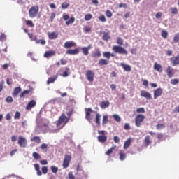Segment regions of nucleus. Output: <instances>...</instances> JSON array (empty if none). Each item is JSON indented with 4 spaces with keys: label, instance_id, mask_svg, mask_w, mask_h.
<instances>
[{
    "label": "nucleus",
    "instance_id": "1",
    "mask_svg": "<svg viewBox=\"0 0 179 179\" xmlns=\"http://www.w3.org/2000/svg\"><path fill=\"white\" fill-rule=\"evenodd\" d=\"M103 57L106 58V59H101L99 60L98 62V64L99 65V66H103L104 65H108V64L110 63V58H111V57H115V55L110 52H104L103 53Z\"/></svg>",
    "mask_w": 179,
    "mask_h": 179
},
{
    "label": "nucleus",
    "instance_id": "2",
    "mask_svg": "<svg viewBox=\"0 0 179 179\" xmlns=\"http://www.w3.org/2000/svg\"><path fill=\"white\" fill-rule=\"evenodd\" d=\"M69 121V118L66 117V115H65V113H62L61 115V116L59 117L58 121L56 122V125L57 127H61V125L63 124V126L62 127V128L63 127H65V125H66V124H68V122Z\"/></svg>",
    "mask_w": 179,
    "mask_h": 179
},
{
    "label": "nucleus",
    "instance_id": "3",
    "mask_svg": "<svg viewBox=\"0 0 179 179\" xmlns=\"http://www.w3.org/2000/svg\"><path fill=\"white\" fill-rule=\"evenodd\" d=\"M34 167L36 171L37 176H43V174H47L48 173V166H43L41 168V171H40V165L38 164H35Z\"/></svg>",
    "mask_w": 179,
    "mask_h": 179
},
{
    "label": "nucleus",
    "instance_id": "4",
    "mask_svg": "<svg viewBox=\"0 0 179 179\" xmlns=\"http://www.w3.org/2000/svg\"><path fill=\"white\" fill-rule=\"evenodd\" d=\"M112 50L113 52L115 54H120V55H127L128 54V51L125 50V48H122V46L120 45H113L112 48Z\"/></svg>",
    "mask_w": 179,
    "mask_h": 179
},
{
    "label": "nucleus",
    "instance_id": "5",
    "mask_svg": "<svg viewBox=\"0 0 179 179\" xmlns=\"http://www.w3.org/2000/svg\"><path fill=\"white\" fill-rule=\"evenodd\" d=\"M98 134L99 136H97L98 142L100 143H105L107 142V136H106V131L98 130Z\"/></svg>",
    "mask_w": 179,
    "mask_h": 179
},
{
    "label": "nucleus",
    "instance_id": "6",
    "mask_svg": "<svg viewBox=\"0 0 179 179\" xmlns=\"http://www.w3.org/2000/svg\"><path fill=\"white\" fill-rule=\"evenodd\" d=\"M143 121H145L144 115H142V114L137 115L135 118L136 127H141V125H142V122H143Z\"/></svg>",
    "mask_w": 179,
    "mask_h": 179
},
{
    "label": "nucleus",
    "instance_id": "7",
    "mask_svg": "<svg viewBox=\"0 0 179 179\" xmlns=\"http://www.w3.org/2000/svg\"><path fill=\"white\" fill-rule=\"evenodd\" d=\"M38 13V6H32L29 10V17L31 18L36 17Z\"/></svg>",
    "mask_w": 179,
    "mask_h": 179
},
{
    "label": "nucleus",
    "instance_id": "8",
    "mask_svg": "<svg viewBox=\"0 0 179 179\" xmlns=\"http://www.w3.org/2000/svg\"><path fill=\"white\" fill-rule=\"evenodd\" d=\"M71 160H72V155H64V159L63 161L64 169H68V167H69V163H71Z\"/></svg>",
    "mask_w": 179,
    "mask_h": 179
},
{
    "label": "nucleus",
    "instance_id": "9",
    "mask_svg": "<svg viewBox=\"0 0 179 179\" xmlns=\"http://www.w3.org/2000/svg\"><path fill=\"white\" fill-rule=\"evenodd\" d=\"M40 128L41 131H43L44 134L50 131V121L44 120L41 124Z\"/></svg>",
    "mask_w": 179,
    "mask_h": 179
},
{
    "label": "nucleus",
    "instance_id": "10",
    "mask_svg": "<svg viewBox=\"0 0 179 179\" xmlns=\"http://www.w3.org/2000/svg\"><path fill=\"white\" fill-rule=\"evenodd\" d=\"M62 19L65 20L66 22V25L69 26V24H72V23H75V17H71L69 18V15L65 14L62 16Z\"/></svg>",
    "mask_w": 179,
    "mask_h": 179
},
{
    "label": "nucleus",
    "instance_id": "11",
    "mask_svg": "<svg viewBox=\"0 0 179 179\" xmlns=\"http://www.w3.org/2000/svg\"><path fill=\"white\" fill-rule=\"evenodd\" d=\"M18 145L20 148H26L27 146V140L23 136L18 137Z\"/></svg>",
    "mask_w": 179,
    "mask_h": 179
},
{
    "label": "nucleus",
    "instance_id": "12",
    "mask_svg": "<svg viewBox=\"0 0 179 179\" xmlns=\"http://www.w3.org/2000/svg\"><path fill=\"white\" fill-rule=\"evenodd\" d=\"M86 78L89 82H93L94 80V72L92 70L87 71Z\"/></svg>",
    "mask_w": 179,
    "mask_h": 179
},
{
    "label": "nucleus",
    "instance_id": "13",
    "mask_svg": "<svg viewBox=\"0 0 179 179\" xmlns=\"http://www.w3.org/2000/svg\"><path fill=\"white\" fill-rule=\"evenodd\" d=\"M140 96L144 97L146 100H152V94L146 90H141Z\"/></svg>",
    "mask_w": 179,
    "mask_h": 179
},
{
    "label": "nucleus",
    "instance_id": "14",
    "mask_svg": "<svg viewBox=\"0 0 179 179\" xmlns=\"http://www.w3.org/2000/svg\"><path fill=\"white\" fill-rule=\"evenodd\" d=\"M170 62L172 66H177V65H179V55L177 56H173L171 57Z\"/></svg>",
    "mask_w": 179,
    "mask_h": 179
},
{
    "label": "nucleus",
    "instance_id": "15",
    "mask_svg": "<svg viewBox=\"0 0 179 179\" xmlns=\"http://www.w3.org/2000/svg\"><path fill=\"white\" fill-rule=\"evenodd\" d=\"M92 113H93L92 108H85V119L87 120V121H92V117H90Z\"/></svg>",
    "mask_w": 179,
    "mask_h": 179
},
{
    "label": "nucleus",
    "instance_id": "16",
    "mask_svg": "<svg viewBox=\"0 0 179 179\" xmlns=\"http://www.w3.org/2000/svg\"><path fill=\"white\" fill-rule=\"evenodd\" d=\"M163 94V89L157 88L154 90V99L156 100L158 97H160Z\"/></svg>",
    "mask_w": 179,
    "mask_h": 179
},
{
    "label": "nucleus",
    "instance_id": "17",
    "mask_svg": "<svg viewBox=\"0 0 179 179\" xmlns=\"http://www.w3.org/2000/svg\"><path fill=\"white\" fill-rule=\"evenodd\" d=\"M165 72L168 78H173V76H174V73H173V68H171V66H168L165 70Z\"/></svg>",
    "mask_w": 179,
    "mask_h": 179
},
{
    "label": "nucleus",
    "instance_id": "18",
    "mask_svg": "<svg viewBox=\"0 0 179 179\" xmlns=\"http://www.w3.org/2000/svg\"><path fill=\"white\" fill-rule=\"evenodd\" d=\"M154 69L155 71H157L159 73H162V72H163V66H161V64H158L157 62H155L154 64Z\"/></svg>",
    "mask_w": 179,
    "mask_h": 179
},
{
    "label": "nucleus",
    "instance_id": "19",
    "mask_svg": "<svg viewBox=\"0 0 179 179\" xmlns=\"http://www.w3.org/2000/svg\"><path fill=\"white\" fill-rule=\"evenodd\" d=\"M99 106L102 110H104L110 107V101H103L100 103Z\"/></svg>",
    "mask_w": 179,
    "mask_h": 179
},
{
    "label": "nucleus",
    "instance_id": "20",
    "mask_svg": "<svg viewBox=\"0 0 179 179\" xmlns=\"http://www.w3.org/2000/svg\"><path fill=\"white\" fill-rule=\"evenodd\" d=\"M48 36L50 40H55L58 38V32H48Z\"/></svg>",
    "mask_w": 179,
    "mask_h": 179
},
{
    "label": "nucleus",
    "instance_id": "21",
    "mask_svg": "<svg viewBox=\"0 0 179 179\" xmlns=\"http://www.w3.org/2000/svg\"><path fill=\"white\" fill-rule=\"evenodd\" d=\"M79 48H77L76 49L73 50H68L66 52V54H67L68 55H76L78 52H79Z\"/></svg>",
    "mask_w": 179,
    "mask_h": 179
},
{
    "label": "nucleus",
    "instance_id": "22",
    "mask_svg": "<svg viewBox=\"0 0 179 179\" xmlns=\"http://www.w3.org/2000/svg\"><path fill=\"white\" fill-rule=\"evenodd\" d=\"M37 103L34 100H31L26 106V110H31L34 107H36Z\"/></svg>",
    "mask_w": 179,
    "mask_h": 179
},
{
    "label": "nucleus",
    "instance_id": "23",
    "mask_svg": "<svg viewBox=\"0 0 179 179\" xmlns=\"http://www.w3.org/2000/svg\"><path fill=\"white\" fill-rule=\"evenodd\" d=\"M64 48H72V47H76V43L72 41H66L64 45Z\"/></svg>",
    "mask_w": 179,
    "mask_h": 179
},
{
    "label": "nucleus",
    "instance_id": "24",
    "mask_svg": "<svg viewBox=\"0 0 179 179\" xmlns=\"http://www.w3.org/2000/svg\"><path fill=\"white\" fill-rule=\"evenodd\" d=\"M92 58H100L101 57V52L100 50L96 49L94 52L92 53Z\"/></svg>",
    "mask_w": 179,
    "mask_h": 179
},
{
    "label": "nucleus",
    "instance_id": "25",
    "mask_svg": "<svg viewBox=\"0 0 179 179\" xmlns=\"http://www.w3.org/2000/svg\"><path fill=\"white\" fill-rule=\"evenodd\" d=\"M59 76V75L58 73H57L55 76L49 78L47 81V84L50 85V83H54L55 82V80L57 79H58Z\"/></svg>",
    "mask_w": 179,
    "mask_h": 179
},
{
    "label": "nucleus",
    "instance_id": "26",
    "mask_svg": "<svg viewBox=\"0 0 179 179\" xmlns=\"http://www.w3.org/2000/svg\"><path fill=\"white\" fill-rule=\"evenodd\" d=\"M54 55H55V51L54 50L47 51L44 54L45 58H51V57H54Z\"/></svg>",
    "mask_w": 179,
    "mask_h": 179
},
{
    "label": "nucleus",
    "instance_id": "27",
    "mask_svg": "<svg viewBox=\"0 0 179 179\" xmlns=\"http://www.w3.org/2000/svg\"><path fill=\"white\" fill-rule=\"evenodd\" d=\"M120 66L124 69V71H126V72H131V66H129L125 63H121Z\"/></svg>",
    "mask_w": 179,
    "mask_h": 179
},
{
    "label": "nucleus",
    "instance_id": "28",
    "mask_svg": "<svg viewBox=\"0 0 179 179\" xmlns=\"http://www.w3.org/2000/svg\"><path fill=\"white\" fill-rule=\"evenodd\" d=\"M33 92L31 91V90H24L20 94V97L21 99H23V97H24V96L27 95V94H32Z\"/></svg>",
    "mask_w": 179,
    "mask_h": 179
},
{
    "label": "nucleus",
    "instance_id": "29",
    "mask_svg": "<svg viewBox=\"0 0 179 179\" xmlns=\"http://www.w3.org/2000/svg\"><path fill=\"white\" fill-rule=\"evenodd\" d=\"M152 143V140H150V136H146L144 138V144L145 146H149Z\"/></svg>",
    "mask_w": 179,
    "mask_h": 179
},
{
    "label": "nucleus",
    "instance_id": "30",
    "mask_svg": "<svg viewBox=\"0 0 179 179\" xmlns=\"http://www.w3.org/2000/svg\"><path fill=\"white\" fill-rule=\"evenodd\" d=\"M119 156H120V160H121L122 162H123V160H125V159H127V155L122 150H120Z\"/></svg>",
    "mask_w": 179,
    "mask_h": 179
},
{
    "label": "nucleus",
    "instance_id": "31",
    "mask_svg": "<svg viewBox=\"0 0 179 179\" xmlns=\"http://www.w3.org/2000/svg\"><path fill=\"white\" fill-rule=\"evenodd\" d=\"M31 142H35V143H40L41 142V139L40 136H34L31 138Z\"/></svg>",
    "mask_w": 179,
    "mask_h": 179
},
{
    "label": "nucleus",
    "instance_id": "32",
    "mask_svg": "<svg viewBox=\"0 0 179 179\" xmlns=\"http://www.w3.org/2000/svg\"><path fill=\"white\" fill-rule=\"evenodd\" d=\"M101 118V115H100V113H96V119H95V122H96V125H100V124H101V122H100Z\"/></svg>",
    "mask_w": 179,
    "mask_h": 179
},
{
    "label": "nucleus",
    "instance_id": "33",
    "mask_svg": "<svg viewBox=\"0 0 179 179\" xmlns=\"http://www.w3.org/2000/svg\"><path fill=\"white\" fill-rule=\"evenodd\" d=\"M22 92V88L20 87H17L14 89V92L13 93V96H16L17 94H19Z\"/></svg>",
    "mask_w": 179,
    "mask_h": 179
},
{
    "label": "nucleus",
    "instance_id": "34",
    "mask_svg": "<svg viewBox=\"0 0 179 179\" xmlns=\"http://www.w3.org/2000/svg\"><path fill=\"white\" fill-rule=\"evenodd\" d=\"M110 38H111V36H110L108 33L107 32L103 33V40H104V41H108V40H110Z\"/></svg>",
    "mask_w": 179,
    "mask_h": 179
},
{
    "label": "nucleus",
    "instance_id": "35",
    "mask_svg": "<svg viewBox=\"0 0 179 179\" xmlns=\"http://www.w3.org/2000/svg\"><path fill=\"white\" fill-rule=\"evenodd\" d=\"M129 146H131V138H129L128 140H127L124 142V149H128V148H129Z\"/></svg>",
    "mask_w": 179,
    "mask_h": 179
},
{
    "label": "nucleus",
    "instance_id": "36",
    "mask_svg": "<svg viewBox=\"0 0 179 179\" xmlns=\"http://www.w3.org/2000/svg\"><path fill=\"white\" fill-rule=\"evenodd\" d=\"M32 157H34V160H38L41 159V156H40V154L36 152H33Z\"/></svg>",
    "mask_w": 179,
    "mask_h": 179
},
{
    "label": "nucleus",
    "instance_id": "37",
    "mask_svg": "<svg viewBox=\"0 0 179 179\" xmlns=\"http://www.w3.org/2000/svg\"><path fill=\"white\" fill-rule=\"evenodd\" d=\"M81 51L83 55H89V50L86 47L81 48Z\"/></svg>",
    "mask_w": 179,
    "mask_h": 179
},
{
    "label": "nucleus",
    "instance_id": "38",
    "mask_svg": "<svg viewBox=\"0 0 179 179\" xmlns=\"http://www.w3.org/2000/svg\"><path fill=\"white\" fill-rule=\"evenodd\" d=\"M69 2H64L62 3V9H68L69 8Z\"/></svg>",
    "mask_w": 179,
    "mask_h": 179
},
{
    "label": "nucleus",
    "instance_id": "39",
    "mask_svg": "<svg viewBox=\"0 0 179 179\" xmlns=\"http://www.w3.org/2000/svg\"><path fill=\"white\" fill-rule=\"evenodd\" d=\"M108 122V116L104 115L102 120V125H106Z\"/></svg>",
    "mask_w": 179,
    "mask_h": 179
},
{
    "label": "nucleus",
    "instance_id": "40",
    "mask_svg": "<svg viewBox=\"0 0 179 179\" xmlns=\"http://www.w3.org/2000/svg\"><path fill=\"white\" fill-rule=\"evenodd\" d=\"M114 149H115V146L114 147H111L109 150H108L106 152V155L107 156H110V155H111L113 153V150H114Z\"/></svg>",
    "mask_w": 179,
    "mask_h": 179
},
{
    "label": "nucleus",
    "instance_id": "41",
    "mask_svg": "<svg viewBox=\"0 0 179 179\" xmlns=\"http://www.w3.org/2000/svg\"><path fill=\"white\" fill-rule=\"evenodd\" d=\"M99 22H102V23H106L107 22V19H106V16L101 15L98 17Z\"/></svg>",
    "mask_w": 179,
    "mask_h": 179
},
{
    "label": "nucleus",
    "instance_id": "42",
    "mask_svg": "<svg viewBox=\"0 0 179 179\" xmlns=\"http://www.w3.org/2000/svg\"><path fill=\"white\" fill-rule=\"evenodd\" d=\"M161 36L163 37V38H167V36H169V33L166 32V30H162L161 32Z\"/></svg>",
    "mask_w": 179,
    "mask_h": 179
},
{
    "label": "nucleus",
    "instance_id": "43",
    "mask_svg": "<svg viewBox=\"0 0 179 179\" xmlns=\"http://www.w3.org/2000/svg\"><path fill=\"white\" fill-rule=\"evenodd\" d=\"M93 19V15L92 14H87L85 16V20H86V22H88V20H90Z\"/></svg>",
    "mask_w": 179,
    "mask_h": 179
},
{
    "label": "nucleus",
    "instance_id": "44",
    "mask_svg": "<svg viewBox=\"0 0 179 179\" xmlns=\"http://www.w3.org/2000/svg\"><path fill=\"white\" fill-rule=\"evenodd\" d=\"M113 118L117 122H121V117L120 115L115 114L113 115Z\"/></svg>",
    "mask_w": 179,
    "mask_h": 179
},
{
    "label": "nucleus",
    "instance_id": "45",
    "mask_svg": "<svg viewBox=\"0 0 179 179\" xmlns=\"http://www.w3.org/2000/svg\"><path fill=\"white\" fill-rule=\"evenodd\" d=\"M117 44H118L119 45H123L124 40H122V38H121L120 37H118L117 38Z\"/></svg>",
    "mask_w": 179,
    "mask_h": 179
},
{
    "label": "nucleus",
    "instance_id": "46",
    "mask_svg": "<svg viewBox=\"0 0 179 179\" xmlns=\"http://www.w3.org/2000/svg\"><path fill=\"white\" fill-rule=\"evenodd\" d=\"M26 24H27V26H29V27H34V24L33 23V21H31V20H26Z\"/></svg>",
    "mask_w": 179,
    "mask_h": 179
},
{
    "label": "nucleus",
    "instance_id": "47",
    "mask_svg": "<svg viewBox=\"0 0 179 179\" xmlns=\"http://www.w3.org/2000/svg\"><path fill=\"white\" fill-rule=\"evenodd\" d=\"M171 12L173 15H177L178 13V9L177 8H171Z\"/></svg>",
    "mask_w": 179,
    "mask_h": 179
},
{
    "label": "nucleus",
    "instance_id": "48",
    "mask_svg": "<svg viewBox=\"0 0 179 179\" xmlns=\"http://www.w3.org/2000/svg\"><path fill=\"white\" fill-rule=\"evenodd\" d=\"M52 172L54 173V174H57L58 173V167L52 166L50 167Z\"/></svg>",
    "mask_w": 179,
    "mask_h": 179
},
{
    "label": "nucleus",
    "instance_id": "49",
    "mask_svg": "<svg viewBox=\"0 0 179 179\" xmlns=\"http://www.w3.org/2000/svg\"><path fill=\"white\" fill-rule=\"evenodd\" d=\"M171 85H178L179 80L177 78H174V79L171 80Z\"/></svg>",
    "mask_w": 179,
    "mask_h": 179
},
{
    "label": "nucleus",
    "instance_id": "50",
    "mask_svg": "<svg viewBox=\"0 0 179 179\" xmlns=\"http://www.w3.org/2000/svg\"><path fill=\"white\" fill-rule=\"evenodd\" d=\"M65 69H66V71H64L63 73V74L62 75V76H63V78H66L67 76H69L68 71H70V69L68 67H66Z\"/></svg>",
    "mask_w": 179,
    "mask_h": 179
},
{
    "label": "nucleus",
    "instance_id": "51",
    "mask_svg": "<svg viewBox=\"0 0 179 179\" xmlns=\"http://www.w3.org/2000/svg\"><path fill=\"white\" fill-rule=\"evenodd\" d=\"M164 124H158L156 125V128L157 129H158V131H160V129H163V128H164Z\"/></svg>",
    "mask_w": 179,
    "mask_h": 179
},
{
    "label": "nucleus",
    "instance_id": "52",
    "mask_svg": "<svg viewBox=\"0 0 179 179\" xmlns=\"http://www.w3.org/2000/svg\"><path fill=\"white\" fill-rule=\"evenodd\" d=\"M83 30H84L85 33H90V31H92V28H90V27L85 26L83 28Z\"/></svg>",
    "mask_w": 179,
    "mask_h": 179
},
{
    "label": "nucleus",
    "instance_id": "53",
    "mask_svg": "<svg viewBox=\"0 0 179 179\" xmlns=\"http://www.w3.org/2000/svg\"><path fill=\"white\" fill-rule=\"evenodd\" d=\"M173 43H179V32L175 35L173 38Z\"/></svg>",
    "mask_w": 179,
    "mask_h": 179
},
{
    "label": "nucleus",
    "instance_id": "54",
    "mask_svg": "<svg viewBox=\"0 0 179 179\" xmlns=\"http://www.w3.org/2000/svg\"><path fill=\"white\" fill-rule=\"evenodd\" d=\"M20 118V112L16 111L14 115V120H19Z\"/></svg>",
    "mask_w": 179,
    "mask_h": 179
},
{
    "label": "nucleus",
    "instance_id": "55",
    "mask_svg": "<svg viewBox=\"0 0 179 179\" xmlns=\"http://www.w3.org/2000/svg\"><path fill=\"white\" fill-rule=\"evenodd\" d=\"M36 44H41L42 45H44L45 44V40H38L36 41Z\"/></svg>",
    "mask_w": 179,
    "mask_h": 179
},
{
    "label": "nucleus",
    "instance_id": "56",
    "mask_svg": "<svg viewBox=\"0 0 179 179\" xmlns=\"http://www.w3.org/2000/svg\"><path fill=\"white\" fill-rule=\"evenodd\" d=\"M55 13H52L50 17V22H54V20L55 19Z\"/></svg>",
    "mask_w": 179,
    "mask_h": 179
},
{
    "label": "nucleus",
    "instance_id": "57",
    "mask_svg": "<svg viewBox=\"0 0 179 179\" xmlns=\"http://www.w3.org/2000/svg\"><path fill=\"white\" fill-rule=\"evenodd\" d=\"M106 15L107 17H111L113 16V13L110 10H108L106 12Z\"/></svg>",
    "mask_w": 179,
    "mask_h": 179
},
{
    "label": "nucleus",
    "instance_id": "58",
    "mask_svg": "<svg viewBox=\"0 0 179 179\" xmlns=\"http://www.w3.org/2000/svg\"><path fill=\"white\" fill-rule=\"evenodd\" d=\"M164 137V136L163 135L162 133H159L157 134V139H159V141H163Z\"/></svg>",
    "mask_w": 179,
    "mask_h": 179
},
{
    "label": "nucleus",
    "instance_id": "59",
    "mask_svg": "<svg viewBox=\"0 0 179 179\" xmlns=\"http://www.w3.org/2000/svg\"><path fill=\"white\" fill-rule=\"evenodd\" d=\"M136 113H145V108H138L136 109Z\"/></svg>",
    "mask_w": 179,
    "mask_h": 179
},
{
    "label": "nucleus",
    "instance_id": "60",
    "mask_svg": "<svg viewBox=\"0 0 179 179\" xmlns=\"http://www.w3.org/2000/svg\"><path fill=\"white\" fill-rule=\"evenodd\" d=\"M7 103H12L13 101V98L12 96H8L6 99Z\"/></svg>",
    "mask_w": 179,
    "mask_h": 179
},
{
    "label": "nucleus",
    "instance_id": "61",
    "mask_svg": "<svg viewBox=\"0 0 179 179\" xmlns=\"http://www.w3.org/2000/svg\"><path fill=\"white\" fill-rule=\"evenodd\" d=\"M113 141H114L115 143H119V142H120V137H118L117 136H115L113 137Z\"/></svg>",
    "mask_w": 179,
    "mask_h": 179
},
{
    "label": "nucleus",
    "instance_id": "62",
    "mask_svg": "<svg viewBox=\"0 0 179 179\" xmlns=\"http://www.w3.org/2000/svg\"><path fill=\"white\" fill-rule=\"evenodd\" d=\"M69 179H75V176H73V173L72 172H69L68 173Z\"/></svg>",
    "mask_w": 179,
    "mask_h": 179
},
{
    "label": "nucleus",
    "instance_id": "63",
    "mask_svg": "<svg viewBox=\"0 0 179 179\" xmlns=\"http://www.w3.org/2000/svg\"><path fill=\"white\" fill-rule=\"evenodd\" d=\"M162 15H163V13H162V12H158L155 15L156 19H160V17H162Z\"/></svg>",
    "mask_w": 179,
    "mask_h": 179
},
{
    "label": "nucleus",
    "instance_id": "64",
    "mask_svg": "<svg viewBox=\"0 0 179 179\" xmlns=\"http://www.w3.org/2000/svg\"><path fill=\"white\" fill-rule=\"evenodd\" d=\"M48 148V145L45 144V143H43L41 145V149H42L43 150H44V149H47Z\"/></svg>",
    "mask_w": 179,
    "mask_h": 179
}]
</instances>
